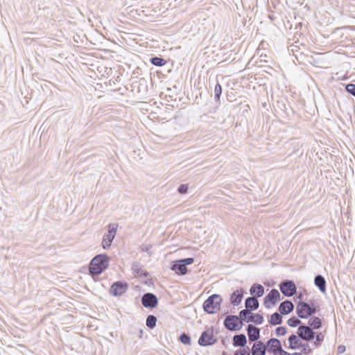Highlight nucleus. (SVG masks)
<instances>
[{
	"label": "nucleus",
	"instance_id": "f257e3e1",
	"mask_svg": "<svg viewBox=\"0 0 355 355\" xmlns=\"http://www.w3.org/2000/svg\"><path fill=\"white\" fill-rule=\"evenodd\" d=\"M110 259V257L106 254L96 255L89 263V273L92 276L101 275L108 268Z\"/></svg>",
	"mask_w": 355,
	"mask_h": 355
},
{
	"label": "nucleus",
	"instance_id": "f03ea898",
	"mask_svg": "<svg viewBox=\"0 0 355 355\" xmlns=\"http://www.w3.org/2000/svg\"><path fill=\"white\" fill-rule=\"evenodd\" d=\"M223 302L222 297L218 294H213L203 302L202 308L205 312L208 314H214L220 309Z\"/></svg>",
	"mask_w": 355,
	"mask_h": 355
},
{
	"label": "nucleus",
	"instance_id": "7ed1b4c3",
	"mask_svg": "<svg viewBox=\"0 0 355 355\" xmlns=\"http://www.w3.org/2000/svg\"><path fill=\"white\" fill-rule=\"evenodd\" d=\"M194 259L188 257L173 261L171 263L170 268L179 275H184L187 273V266L192 264Z\"/></svg>",
	"mask_w": 355,
	"mask_h": 355
},
{
	"label": "nucleus",
	"instance_id": "20e7f679",
	"mask_svg": "<svg viewBox=\"0 0 355 355\" xmlns=\"http://www.w3.org/2000/svg\"><path fill=\"white\" fill-rule=\"evenodd\" d=\"M243 324V323L239 315H229L223 321L224 327L230 331H239L242 328Z\"/></svg>",
	"mask_w": 355,
	"mask_h": 355
},
{
	"label": "nucleus",
	"instance_id": "39448f33",
	"mask_svg": "<svg viewBox=\"0 0 355 355\" xmlns=\"http://www.w3.org/2000/svg\"><path fill=\"white\" fill-rule=\"evenodd\" d=\"M317 311V309H313L309 303L305 302L300 301L296 306V313L302 319L308 318Z\"/></svg>",
	"mask_w": 355,
	"mask_h": 355
},
{
	"label": "nucleus",
	"instance_id": "423d86ee",
	"mask_svg": "<svg viewBox=\"0 0 355 355\" xmlns=\"http://www.w3.org/2000/svg\"><path fill=\"white\" fill-rule=\"evenodd\" d=\"M239 317L242 322H252L256 324H261L263 322V316L259 313H252L250 311L243 309L239 312Z\"/></svg>",
	"mask_w": 355,
	"mask_h": 355
},
{
	"label": "nucleus",
	"instance_id": "0eeeda50",
	"mask_svg": "<svg viewBox=\"0 0 355 355\" xmlns=\"http://www.w3.org/2000/svg\"><path fill=\"white\" fill-rule=\"evenodd\" d=\"M107 233L105 234L103 236L101 245L103 249L107 250L110 246L116 236L118 225L116 223L109 224Z\"/></svg>",
	"mask_w": 355,
	"mask_h": 355
},
{
	"label": "nucleus",
	"instance_id": "6e6552de",
	"mask_svg": "<svg viewBox=\"0 0 355 355\" xmlns=\"http://www.w3.org/2000/svg\"><path fill=\"white\" fill-rule=\"evenodd\" d=\"M281 293L287 297L293 296L297 293V287L293 281L290 279L283 280L279 284Z\"/></svg>",
	"mask_w": 355,
	"mask_h": 355
},
{
	"label": "nucleus",
	"instance_id": "1a4fd4ad",
	"mask_svg": "<svg viewBox=\"0 0 355 355\" xmlns=\"http://www.w3.org/2000/svg\"><path fill=\"white\" fill-rule=\"evenodd\" d=\"M297 334L300 338L306 342L311 341L315 338L314 330L311 327L304 324H300L298 327Z\"/></svg>",
	"mask_w": 355,
	"mask_h": 355
},
{
	"label": "nucleus",
	"instance_id": "9d476101",
	"mask_svg": "<svg viewBox=\"0 0 355 355\" xmlns=\"http://www.w3.org/2000/svg\"><path fill=\"white\" fill-rule=\"evenodd\" d=\"M281 299L278 290L272 288L264 297L263 305L266 309H270L275 306Z\"/></svg>",
	"mask_w": 355,
	"mask_h": 355
},
{
	"label": "nucleus",
	"instance_id": "9b49d317",
	"mask_svg": "<svg viewBox=\"0 0 355 355\" xmlns=\"http://www.w3.org/2000/svg\"><path fill=\"white\" fill-rule=\"evenodd\" d=\"M128 288V284L125 282L117 281L112 284L110 293L112 295L117 297L125 293Z\"/></svg>",
	"mask_w": 355,
	"mask_h": 355
},
{
	"label": "nucleus",
	"instance_id": "f8f14e48",
	"mask_svg": "<svg viewBox=\"0 0 355 355\" xmlns=\"http://www.w3.org/2000/svg\"><path fill=\"white\" fill-rule=\"evenodd\" d=\"M141 302L145 308L153 309L157 306L158 299L155 294L146 293L142 295Z\"/></svg>",
	"mask_w": 355,
	"mask_h": 355
},
{
	"label": "nucleus",
	"instance_id": "ddd939ff",
	"mask_svg": "<svg viewBox=\"0 0 355 355\" xmlns=\"http://www.w3.org/2000/svg\"><path fill=\"white\" fill-rule=\"evenodd\" d=\"M216 342L217 340L214 338L213 332L209 333L208 331H202L198 341L199 345L202 347L212 345Z\"/></svg>",
	"mask_w": 355,
	"mask_h": 355
},
{
	"label": "nucleus",
	"instance_id": "4468645a",
	"mask_svg": "<svg viewBox=\"0 0 355 355\" xmlns=\"http://www.w3.org/2000/svg\"><path fill=\"white\" fill-rule=\"evenodd\" d=\"M266 346V350L273 355H277V354L283 349L281 341L275 338H272L268 340Z\"/></svg>",
	"mask_w": 355,
	"mask_h": 355
},
{
	"label": "nucleus",
	"instance_id": "2eb2a0df",
	"mask_svg": "<svg viewBox=\"0 0 355 355\" xmlns=\"http://www.w3.org/2000/svg\"><path fill=\"white\" fill-rule=\"evenodd\" d=\"M248 338L251 342H257L260 338V329L253 324H248L247 327Z\"/></svg>",
	"mask_w": 355,
	"mask_h": 355
},
{
	"label": "nucleus",
	"instance_id": "dca6fc26",
	"mask_svg": "<svg viewBox=\"0 0 355 355\" xmlns=\"http://www.w3.org/2000/svg\"><path fill=\"white\" fill-rule=\"evenodd\" d=\"M302 339L298 337V335H295L294 334L290 335L288 338V348L293 350L300 349L303 343L301 340Z\"/></svg>",
	"mask_w": 355,
	"mask_h": 355
},
{
	"label": "nucleus",
	"instance_id": "f3484780",
	"mask_svg": "<svg viewBox=\"0 0 355 355\" xmlns=\"http://www.w3.org/2000/svg\"><path fill=\"white\" fill-rule=\"evenodd\" d=\"M266 346L261 340L254 343L252 349V355H265L266 352Z\"/></svg>",
	"mask_w": 355,
	"mask_h": 355
},
{
	"label": "nucleus",
	"instance_id": "a211bd4d",
	"mask_svg": "<svg viewBox=\"0 0 355 355\" xmlns=\"http://www.w3.org/2000/svg\"><path fill=\"white\" fill-rule=\"evenodd\" d=\"M295 308L294 304L291 300H286L280 303L279 311L282 315H288L291 313Z\"/></svg>",
	"mask_w": 355,
	"mask_h": 355
},
{
	"label": "nucleus",
	"instance_id": "6ab92c4d",
	"mask_svg": "<svg viewBox=\"0 0 355 355\" xmlns=\"http://www.w3.org/2000/svg\"><path fill=\"white\" fill-rule=\"evenodd\" d=\"M243 297V291L242 288L234 291L230 295V303L233 306H238Z\"/></svg>",
	"mask_w": 355,
	"mask_h": 355
},
{
	"label": "nucleus",
	"instance_id": "aec40b11",
	"mask_svg": "<svg viewBox=\"0 0 355 355\" xmlns=\"http://www.w3.org/2000/svg\"><path fill=\"white\" fill-rule=\"evenodd\" d=\"M259 306V302L257 298H256V297H248L245 300V309L247 311H256L257 309H258Z\"/></svg>",
	"mask_w": 355,
	"mask_h": 355
},
{
	"label": "nucleus",
	"instance_id": "412c9836",
	"mask_svg": "<svg viewBox=\"0 0 355 355\" xmlns=\"http://www.w3.org/2000/svg\"><path fill=\"white\" fill-rule=\"evenodd\" d=\"M250 293L253 297L259 298L264 294V287L259 284H254L250 288Z\"/></svg>",
	"mask_w": 355,
	"mask_h": 355
},
{
	"label": "nucleus",
	"instance_id": "4be33fe9",
	"mask_svg": "<svg viewBox=\"0 0 355 355\" xmlns=\"http://www.w3.org/2000/svg\"><path fill=\"white\" fill-rule=\"evenodd\" d=\"M232 341L234 347H242L243 348L245 347V345L247 343V338L244 334H240L234 336Z\"/></svg>",
	"mask_w": 355,
	"mask_h": 355
},
{
	"label": "nucleus",
	"instance_id": "5701e85b",
	"mask_svg": "<svg viewBox=\"0 0 355 355\" xmlns=\"http://www.w3.org/2000/svg\"><path fill=\"white\" fill-rule=\"evenodd\" d=\"M314 284L322 293L326 292V280L321 275H317L314 279Z\"/></svg>",
	"mask_w": 355,
	"mask_h": 355
},
{
	"label": "nucleus",
	"instance_id": "b1692460",
	"mask_svg": "<svg viewBox=\"0 0 355 355\" xmlns=\"http://www.w3.org/2000/svg\"><path fill=\"white\" fill-rule=\"evenodd\" d=\"M132 270L135 274L137 275L146 277L148 275V273L144 270L143 265L141 263L135 261L132 265Z\"/></svg>",
	"mask_w": 355,
	"mask_h": 355
},
{
	"label": "nucleus",
	"instance_id": "393cba45",
	"mask_svg": "<svg viewBox=\"0 0 355 355\" xmlns=\"http://www.w3.org/2000/svg\"><path fill=\"white\" fill-rule=\"evenodd\" d=\"M308 326L311 327L313 330L319 329L322 327V320L316 316H313L308 321Z\"/></svg>",
	"mask_w": 355,
	"mask_h": 355
},
{
	"label": "nucleus",
	"instance_id": "a878e982",
	"mask_svg": "<svg viewBox=\"0 0 355 355\" xmlns=\"http://www.w3.org/2000/svg\"><path fill=\"white\" fill-rule=\"evenodd\" d=\"M283 322L281 313L275 312L270 315L269 323L273 326L281 324Z\"/></svg>",
	"mask_w": 355,
	"mask_h": 355
},
{
	"label": "nucleus",
	"instance_id": "bb28decb",
	"mask_svg": "<svg viewBox=\"0 0 355 355\" xmlns=\"http://www.w3.org/2000/svg\"><path fill=\"white\" fill-rule=\"evenodd\" d=\"M150 62L152 64L157 67H162L166 63V61L164 58L157 56L152 57L150 59Z\"/></svg>",
	"mask_w": 355,
	"mask_h": 355
},
{
	"label": "nucleus",
	"instance_id": "cd10ccee",
	"mask_svg": "<svg viewBox=\"0 0 355 355\" xmlns=\"http://www.w3.org/2000/svg\"><path fill=\"white\" fill-rule=\"evenodd\" d=\"M315 340L313 342V345L315 348H318L321 346V345L324 339V336L321 332H318V333L315 332Z\"/></svg>",
	"mask_w": 355,
	"mask_h": 355
},
{
	"label": "nucleus",
	"instance_id": "c85d7f7f",
	"mask_svg": "<svg viewBox=\"0 0 355 355\" xmlns=\"http://www.w3.org/2000/svg\"><path fill=\"white\" fill-rule=\"evenodd\" d=\"M157 318L153 315H148L146 318V325L150 328L153 329L156 326Z\"/></svg>",
	"mask_w": 355,
	"mask_h": 355
},
{
	"label": "nucleus",
	"instance_id": "c756f323",
	"mask_svg": "<svg viewBox=\"0 0 355 355\" xmlns=\"http://www.w3.org/2000/svg\"><path fill=\"white\" fill-rule=\"evenodd\" d=\"M222 94V87L219 83H217L214 88V98L217 103H220V98Z\"/></svg>",
	"mask_w": 355,
	"mask_h": 355
},
{
	"label": "nucleus",
	"instance_id": "7c9ffc66",
	"mask_svg": "<svg viewBox=\"0 0 355 355\" xmlns=\"http://www.w3.org/2000/svg\"><path fill=\"white\" fill-rule=\"evenodd\" d=\"M288 324L291 327H295L297 326H300L302 324L301 320L296 318L295 316H292L287 321Z\"/></svg>",
	"mask_w": 355,
	"mask_h": 355
},
{
	"label": "nucleus",
	"instance_id": "2f4dec72",
	"mask_svg": "<svg viewBox=\"0 0 355 355\" xmlns=\"http://www.w3.org/2000/svg\"><path fill=\"white\" fill-rule=\"evenodd\" d=\"M300 349H302V355L304 354V355H309L311 354L312 352H313V349L311 348L310 345L309 343H303L300 347Z\"/></svg>",
	"mask_w": 355,
	"mask_h": 355
},
{
	"label": "nucleus",
	"instance_id": "473e14b6",
	"mask_svg": "<svg viewBox=\"0 0 355 355\" xmlns=\"http://www.w3.org/2000/svg\"><path fill=\"white\" fill-rule=\"evenodd\" d=\"M180 340L184 345H190L191 344V337L188 334L182 333L180 336Z\"/></svg>",
	"mask_w": 355,
	"mask_h": 355
},
{
	"label": "nucleus",
	"instance_id": "72a5a7b5",
	"mask_svg": "<svg viewBox=\"0 0 355 355\" xmlns=\"http://www.w3.org/2000/svg\"><path fill=\"white\" fill-rule=\"evenodd\" d=\"M234 355H250V349L249 347L247 346L243 349L235 351Z\"/></svg>",
	"mask_w": 355,
	"mask_h": 355
},
{
	"label": "nucleus",
	"instance_id": "f704fd0d",
	"mask_svg": "<svg viewBox=\"0 0 355 355\" xmlns=\"http://www.w3.org/2000/svg\"><path fill=\"white\" fill-rule=\"evenodd\" d=\"M287 333L286 327L284 326L278 327L275 329V334L277 336H283Z\"/></svg>",
	"mask_w": 355,
	"mask_h": 355
},
{
	"label": "nucleus",
	"instance_id": "c9c22d12",
	"mask_svg": "<svg viewBox=\"0 0 355 355\" xmlns=\"http://www.w3.org/2000/svg\"><path fill=\"white\" fill-rule=\"evenodd\" d=\"M346 91L355 97V84L349 83L345 86Z\"/></svg>",
	"mask_w": 355,
	"mask_h": 355
},
{
	"label": "nucleus",
	"instance_id": "e433bc0d",
	"mask_svg": "<svg viewBox=\"0 0 355 355\" xmlns=\"http://www.w3.org/2000/svg\"><path fill=\"white\" fill-rule=\"evenodd\" d=\"M178 191L180 194H185L188 191V186L187 184H181L178 187Z\"/></svg>",
	"mask_w": 355,
	"mask_h": 355
},
{
	"label": "nucleus",
	"instance_id": "4c0bfd02",
	"mask_svg": "<svg viewBox=\"0 0 355 355\" xmlns=\"http://www.w3.org/2000/svg\"><path fill=\"white\" fill-rule=\"evenodd\" d=\"M152 248V245L150 244H142L140 246L141 252H148Z\"/></svg>",
	"mask_w": 355,
	"mask_h": 355
},
{
	"label": "nucleus",
	"instance_id": "58836bf2",
	"mask_svg": "<svg viewBox=\"0 0 355 355\" xmlns=\"http://www.w3.org/2000/svg\"><path fill=\"white\" fill-rule=\"evenodd\" d=\"M345 350H346V347L345 345H338V347L337 348V352L339 354L344 353L345 352Z\"/></svg>",
	"mask_w": 355,
	"mask_h": 355
},
{
	"label": "nucleus",
	"instance_id": "ea45409f",
	"mask_svg": "<svg viewBox=\"0 0 355 355\" xmlns=\"http://www.w3.org/2000/svg\"><path fill=\"white\" fill-rule=\"evenodd\" d=\"M277 355H291V354L288 353V352H286L282 349L280 351V352L277 354Z\"/></svg>",
	"mask_w": 355,
	"mask_h": 355
},
{
	"label": "nucleus",
	"instance_id": "a19ab883",
	"mask_svg": "<svg viewBox=\"0 0 355 355\" xmlns=\"http://www.w3.org/2000/svg\"><path fill=\"white\" fill-rule=\"evenodd\" d=\"M296 297L299 300H300V301H302V300L303 299L304 297V295L302 293H300L298 294Z\"/></svg>",
	"mask_w": 355,
	"mask_h": 355
},
{
	"label": "nucleus",
	"instance_id": "79ce46f5",
	"mask_svg": "<svg viewBox=\"0 0 355 355\" xmlns=\"http://www.w3.org/2000/svg\"><path fill=\"white\" fill-rule=\"evenodd\" d=\"M313 309H317L316 306H315L313 301H311V303L309 304Z\"/></svg>",
	"mask_w": 355,
	"mask_h": 355
},
{
	"label": "nucleus",
	"instance_id": "37998d69",
	"mask_svg": "<svg viewBox=\"0 0 355 355\" xmlns=\"http://www.w3.org/2000/svg\"><path fill=\"white\" fill-rule=\"evenodd\" d=\"M291 355H302V354L300 353V352H294V353L291 354Z\"/></svg>",
	"mask_w": 355,
	"mask_h": 355
},
{
	"label": "nucleus",
	"instance_id": "c03bdc74",
	"mask_svg": "<svg viewBox=\"0 0 355 355\" xmlns=\"http://www.w3.org/2000/svg\"><path fill=\"white\" fill-rule=\"evenodd\" d=\"M223 355H225V352H223Z\"/></svg>",
	"mask_w": 355,
	"mask_h": 355
}]
</instances>
